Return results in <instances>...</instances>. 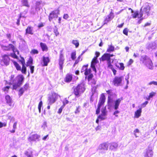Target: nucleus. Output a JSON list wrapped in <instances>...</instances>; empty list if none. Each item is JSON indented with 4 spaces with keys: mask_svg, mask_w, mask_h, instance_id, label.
<instances>
[{
    "mask_svg": "<svg viewBox=\"0 0 157 157\" xmlns=\"http://www.w3.org/2000/svg\"><path fill=\"white\" fill-rule=\"evenodd\" d=\"M73 93L76 97H79L81 94L83 93L86 90V86L84 82L78 84L76 86L73 87Z\"/></svg>",
    "mask_w": 157,
    "mask_h": 157,
    "instance_id": "obj_1",
    "label": "nucleus"
},
{
    "mask_svg": "<svg viewBox=\"0 0 157 157\" xmlns=\"http://www.w3.org/2000/svg\"><path fill=\"white\" fill-rule=\"evenodd\" d=\"M141 60L149 69H152L153 68V66L151 60L146 56H142Z\"/></svg>",
    "mask_w": 157,
    "mask_h": 157,
    "instance_id": "obj_2",
    "label": "nucleus"
},
{
    "mask_svg": "<svg viewBox=\"0 0 157 157\" xmlns=\"http://www.w3.org/2000/svg\"><path fill=\"white\" fill-rule=\"evenodd\" d=\"M24 79H11L13 80L12 83L11 82L9 83V85H13V89L16 90L18 87H19L22 84Z\"/></svg>",
    "mask_w": 157,
    "mask_h": 157,
    "instance_id": "obj_3",
    "label": "nucleus"
},
{
    "mask_svg": "<svg viewBox=\"0 0 157 157\" xmlns=\"http://www.w3.org/2000/svg\"><path fill=\"white\" fill-rule=\"evenodd\" d=\"M58 94L55 92H52L48 98V104L51 105L54 103L58 98Z\"/></svg>",
    "mask_w": 157,
    "mask_h": 157,
    "instance_id": "obj_4",
    "label": "nucleus"
},
{
    "mask_svg": "<svg viewBox=\"0 0 157 157\" xmlns=\"http://www.w3.org/2000/svg\"><path fill=\"white\" fill-rule=\"evenodd\" d=\"M141 8L142 9V11L143 13H144L147 14V16L149 15V12L151 10L150 4L148 3H145L143 6V7Z\"/></svg>",
    "mask_w": 157,
    "mask_h": 157,
    "instance_id": "obj_5",
    "label": "nucleus"
},
{
    "mask_svg": "<svg viewBox=\"0 0 157 157\" xmlns=\"http://www.w3.org/2000/svg\"><path fill=\"white\" fill-rule=\"evenodd\" d=\"M59 14V10H56L53 11L49 14L48 17L49 20L51 21L53 19L57 18L58 17V14Z\"/></svg>",
    "mask_w": 157,
    "mask_h": 157,
    "instance_id": "obj_6",
    "label": "nucleus"
},
{
    "mask_svg": "<svg viewBox=\"0 0 157 157\" xmlns=\"http://www.w3.org/2000/svg\"><path fill=\"white\" fill-rule=\"evenodd\" d=\"M101 111V113L100 115L98 116V118H99L101 120H103L105 119V116L107 114V111L106 110V107L105 106L103 108Z\"/></svg>",
    "mask_w": 157,
    "mask_h": 157,
    "instance_id": "obj_7",
    "label": "nucleus"
},
{
    "mask_svg": "<svg viewBox=\"0 0 157 157\" xmlns=\"http://www.w3.org/2000/svg\"><path fill=\"white\" fill-rule=\"evenodd\" d=\"M62 51H60V54L59 56V68L61 70H62L63 68V65L64 63L65 59L64 58V55L63 54Z\"/></svg>",
    "mask_w": 157,
    "mask_h": 157,
    "instance_id": "obj_8",
    "label": "nucleus"
},
{
    "mask_svg": "<svg viewBox=\"0 0 157 157\" xmlns=\"http://www.w3.org/2000/svg\"><path fill=\"white\" fill-rule=\"evenodd\" d=\"M40 136L37 134L30 135L28 138V140L30 142L35 141L36 140H39Z\"/></svg>",
    "mask_w": 157,
    "mask_h": 157,
    "instance_id": "obj_9",
    "label": "nucleus"
},
{
    "mask_svg": "<svg viewBox=\"0 0 157 157\" xmlns=\"http://www.w3.org/2000/svg\"><path fill=\"white\" fill-rule=\"evenodd\" d=\"M2 49L4 51H9L11 50H13L14 49V46L11 44H10L6 46L3 44L1 45Z\"/></svg>",
    "mask_w": 157,
    "mask_h": 157,
    "instance_id": "obj_10",
    "label": "nucleus"
},
{
    "mask_svg": "<svg viewBox=\"0 0 157 157\" xmlns=\"http://www.w3.org/2000/svg\"><path fill=\"white\" fill-rule=\"evenodd\" d=\"M29 87V84L26 83L22 87L20 88L18 90V94L20 97L24 93V92L27 90Z\"/></svg>",
    "mask_w": 157,
    "mask_h": 157,
    "instance_id": "obj_11",
    "label": "nucleus"
},
{
    "mask_svg": "<svg viewBox=\"0 0 157 157\" xmlns=\"http://www.w3.org/2000/svg\"><path fill=\"white\" fill-rule=\"evenodd\" d=\"M144 157H152L153 153L151 150L149 148L146 149L143 152Z\"/></svg>",
    "mask_w": 157,
    "mask_h": 157,
    "instance_id": "obj_12",
    "label": "nucleus"
},
{
    "mask_svg": "<svg viewBox=\"0 0 157 157\" xmlns=\"http://www.w3.org/2000/svg\"><path fill=\"white\" fill-rule=\"evenodd\" d=\"M114 17V15L113 13L111 12L105 18L104 21V25L107 24L108 22L110 21Z\"/></svg>",
    "mask_w": 157,
    "mask_h": 157,
    "instance_id": "obj_13",
    "label": "nucleus"
},
{
    "mask_svg": "<svg viewBox=\"0 0 157 157\" xmlns=\"http://www.w3.org/2000/svg\"><path fill=\"white\" fill-rule=\"evenodd\" d=\"M105 97L104 94H103L101 95L99 101L98 105L101 107L104 105L105 101Z\"/></svg>",
    "mask_w": 157,
    "mask_h": 157,
    "instance_id": "obj_14",
    "label": "nucleus"
},
{
    "mask_svg": "<svg viewBox=\"0 0 157 157\" xmlns=\"http://www.w3.org/2000/svg\"><path fill=\"white\" fill-rule=\"evenodd\" d=\"M109 56V54L108 53H105L99 59L100 61H104L106 60L107 62L109 60V61L111 60Z\"/></svg>",
    "mask_w": 157,
    "mask_h": 157,
    "instance_id": "obj_15",
    "label": "nucleus"
},
{
    "mask_svg": "<svg viewBox=\"0 0 157 157\" xmlns=\"http://www.w3.org/2000/svg\"><path fill=\"white\" fill-rule=\"evenodd\" d=\"M142 10V9L141 8L139 13L138 11L135 12L134 14L132 15L133 17V18H136V17H138V18H140L142 17L143 15V13Z\"/></svg>",
    "mask_w": 157,
    "mask_h": 157,
    "instance_id": "obj_16",
    "label": "nucleus"
},
{
    "mask_svg": "<svg viewBox=\"0 0 157 157\" xmlns=\"http://www.w3.org/2000/svg\"><path fill=\"white\" fill-rule=\"evenodd\" d=\"M5 99L6 103L10 106L13 107V105L12 104V100L11 97L9 95H7L5 96Z\"/></svg>",
    "mask_w": 157,
    "mask_h": 157,
    "instance_id": "obj_17",
    "label": "nucleus"
},
{
    "mask_svg": "<svg viewBox=\"0 0 157 157\" xmlns=\"http://www.w3.org/2000/svg\"><path fill=\"white\" fill-rule=\"evenodd\" d=\"M2 61L5 65H9L10 62V58L9 56L7 55H4L2 57Z\"/></svg>",
    "mask_w": 157,
    "mask_h": 157,
    "instance_id": "obj_18",
    "label": "nucleus"
},
{
    "mask_svg": "<svg viewBox=\"0 0 157 157\" xmlns=\"http://www.w3.org/2000/svg\"><path fill=\"white\" fill-rule=\"evenodd\" d=\"M108 144L107 142H104L101 144L99 147L101 150H107L108 147Z\"/></svg>",
    "mask_w": 157,
    "mask_h": 157,
    "instance_id": "obj_19",
    "label": "nucleus"
},
{
    "mask_svg": "<svg viewBox=\"0 0 157 157\" xmlns=\"http://www.w3.org/2000/svg\"><path fill=\"white\" fill-rule=\"evenodd\" d=\"M113 100L111 95L108 96L107 101V105L110 107H111L113 104Z\"/></svg>",
    "mask_w": 157,
    "mask_h": 157,
    "instance_id": "obj_20",
    "label": "nucleus"
},
{
    "mask_svg": "<svg viewBox=\"0 0 157 157\" xmlns=\"http://www.w3.org/2000/svg\"><path fill=\"white\" fill-rule=\"evenodd\" d=\"M25 35L30 34L33 35V28L30 26H28L25 30Z\"/></svg>",
    "mask_w": 157,
    "mask_h": 157,
    "instance_id": "obj_21",
    "label": "nucleus"
},
{
    "mask_svg": "<svg viewBox=\"0 0 157 157\" xmlns=\"http://www.w3.org/2000/svg\"><path fill=\"white\" fill-rule=\"evenodd\" d=\"M142 112V108H140L139 109L136 110L135 112L134 117L136 118H138L141 115Z\"/></svg>",
    "mask_w": 157,
    "mask_h": 157,
    "instance_id": "obj_22",
    "label": "nucleus"
},
{
    "mask_svg": "<svg viewBox=\"0 0 157 157\" xmlns=\"http://www.w3.org/2000/svg\"><path fill=\"white\" fill-rule=\"evenodd\" d=\"M122 100V98H120L117 99L115 101L114 105V109H115L116 110L118 108L119 104Z\"/></svg>",
    "mask_w": 157,
    "mask_h": 157,
    "instance_id": "obj_23",
    "label": "nucleus"
},
{
    "mask_svg": "<svg viewBox=\"0 0 157 157\" xmlns=\"http://www.w3.org/2000/svg\"><path fill=\"white\" fill-rule=\"evenodd\" d=\"M118 147V144L116 142H112L110 144L109 149L111 150H113L116 149Z\"/></svg>",
    "mask_w": 157,
    "mask_h": 157,
    "instance_id": "obj_24",
    "label": "nucleus"
},
{
    "mask_svg": "<svg viewBox=\"0 0 157 157\" xmlns=\"http://www.w3.org/2000/svg\"><path fill=\"white\" fill-rule=\"evenodd\" d=\"M43 61L44 62V66H46L48 65V63L49 62L50 60L48 57L43 56Z\"/></svg>",
    "mask_w": 157,
    "mask_h": 157,
    "instance_id": "obj_25",
    "label": "nucleus"
},
{
    "mask_svg": "<svg viewBox=\"0 0 157 157\" xmlns=\"http://www.w3.org/2000/svg\"><path fill=\"white\" fill-rule=\"evenodd\" d=\"M40 46L43 51H47L48 50V48L45 44L40 43Z\"/></svg>",
    "mask_w": 157,
    "mask_h": 157,
    "instance_id": "obj_26",
    "label": "nucleus"
},
{
    "mask_svg": "<svg viewBox=\"0 0 157 157\" xmlns=\"http://www.w3.org/2000/svg\"><path fill=\"white\" fill-rule=\"evenodd\" d=\"M121 79H114L113 81L114 85L116 86L119 85L121 82Z\"/></svg>",
    "mask_w": 157,
    "mask_h": 157,
    "instance_id": "obj_27",
    "label": "nucleus"
},
{
    "mask_svg": "<svg viewBox=\"0 0 157 157\" xmlns=\"http://www.w3.org/2000/svg\"><path fill=\"white\" fill-rule=\"evenodd\" d=\"M28 10H25L23 12L19 14L20 18L26 17L25 15L27 13Z\"/></svg>",
    "mask_w": 157,
    "mask_h": 157,
    "instance_id": "obj_28",
    "label": "nucleus"
},
{
    "mask_svg": "<svg viewBox=\"0 0 157 157\" xmlns=\"http://www.w3.org/2000/svg\"><path fill=\"white\" fill-rule=\"evenodd\" d=\"M22 3L23 6H26L27 7H29V5L28 0H22Z\"/></svg>",
    "mask_w": 157,
    "mask_h": 157,
    "instance_id": "obj_29",
    "label": "nucleus"
},
{
    "mask_svg": "<svg viewBox=\"0 0 157 157\" xmlns=\"http://www.w3.org/2000/svg\"><path fill=\"white\" fill-rule=\"evenodd\" d=\"M40 3L39 2H36V6L35 7V10L36 11H38L40 10Z\"/></svg>",
    "mask_w": 157,
    "mask_h": 157,
    "instance_id": "obj_30",
    "label": "nucleus"
},
{
    "mask_svg": "<svg viewBox=\"0 0 157 157\" xmlns=\"http://www.w3.org/2000/svg\"><path fill=\"white\" fill-rule=\"evenodd\" d=\"M89 83L91 85H94L96 84V82L94 79H88Z\"/></svg>",
    "mask_w": 157,
    "mask_h": 157,
    "instance_id": "obj_31",
    "label": "nucleus"
},
{
    "mask_svg": "<svg viewBox=\"0 0 157 157\" xmlns=\"http://www.w3.org/2000/svg\"><path fill=\"white\" fill-rule=\"evenodd\" d=\"M71 43L75 45L76 48L78 47L79 45V43L78 40H72Z\"/></svg>",
    "mask_w": 157,
    "mask_h": 157,
    "instance_id": "obj_32",
    "label": "nucleus"
},
{
    "mask_svg": "<svg viewBox=\"0 0 157 157\" xmlns=\"http://www.w3.org/2000/svg\"><path fill=\"white\" fill-rule=\"evenodd\" d=\"M107 64L108 65V67L112 69L113 68V66L111 64V60H109L107 62Z\"/></svg>",
    "mask_w": 157,
    "mask_h": 157,
    "instance_id": "obj_33",
    "label": "nucleus"
},
{
    "mask_svg": "<svg viewBox=\"0 0 157 157\" xmlns=\"http://www.w3.org/2000/svg\"><path fill=\"white\" fill-rule=\"evenodd\" d=\"M114 47L112 46H110L109 48L107 50V52H113L114 51Z\"/></svg>",
    "mask_w": 157,
    "mask_h": 157,
    "instance_id": "obj_34",
    "label": "nucleus"
},
{
    "mask_svg": "<svg viewBox=\"0 0 157 157\" xmlns=\"http://www.w3.org/2000/svg\"><path fill=\"white\" fill-rule=\"evenodd\" d=\"M22 67L21 71L22 73H25L26 72V67L25 66V65H24L25 63L22 62Z\"/></svg>",
    "mask_w": 157,
    "mask_h": 157,
    "instance_id": "obj_35",
    "label": "nucleus"
},
{
    "mask_svg": "<svg viewBox=\"0 0 157 157\" xmlns=\"http://www.w3.org/2000/svg\"><path fill=\"white\" fill-rule=\"evenodd\" d=\"M98 63V61L97 59V57H94L92 61L91 64H94V65H95V64Z\"/></svg>",
    "mask_w": 157,
    "mask_h": 157,
    "instance_id": "obj_36",
    "label": "nucleus"
},
{
    "mask_svg": "<svg viewBox=\"0 0 157 157\" xmlns=\"http://www.w3.org/2000/svg\"><path fill=\"white\" fill-rule=\"evenodd\" d=\"M43 103L42 101H40L38 104V109L39 110V111L40 113L41 112V109L42 105Z\"/></svg>",
    "mask_w": 157,
    "mask_h": 157,
    "instance_id": "obj_37",
    "label": "nucleus"
},
{
    "mask_svg": "<svg viewBox=\"0 0 157 157\" xmlns=\"http://www.w3.org/2000/svg\"><path fill=\"white\" fill-rule=\"evenodd\" d=\"M91 69H89L88 70L87 69L84 72L85 75L86 76L88 75L91 73Z\"/></svg>",
    "mask_w": 157,
    "mask_h": 157,
    "instance_id": "obj_38",
    "label": "nucleus"
},
{
    "mask_svg": "<svg viewBox=\"0 0 157 157\" xmlns=\"http://www.w3.org/2000/svg\"><path fill=\"white\" fill-rule=\"evenodd\" d=\"M14 64L16 67L17 69L18 70H20L21 69V67L19 65V64L17 62H14Z\"/></svg>",
    "mask_w": 157,
    "mask_h": 157,
    "instance_id": "obj_39",
    "label": "nucleus"
},
{
    "mask_svg": "<svg viewBox=\"0 0 157 157\" xmlns=\"http://www.w3.org/2000/svg\"><path fill=\"white\" fill-rule=\"evenodd\" d=\"M88 66V65H86L85 66H84L82 68V69L81 71V72L82 73L84 71L85 72L86 71V70H87V67Z\"/></svg>",
    "mask_w": 157,
    "mask_h": 157,
    "instance_id": "obj_40",
    "label": "nucleus"
},
{
    "mask_svg": "<svg viewBox=\"0 0 157 157\" xmlns=\"http://www.w3.org/2000/svg\"><path fill=\"white\" fill-rule=\"evenodd\" d=\"M140 132L139 130L137 129H136L133 132L134 135L136 137H137L138 136H137L136 133H139Z\"/></svg>",
    "mask_w": 157,
    "mask_h": 157,
    "instance_id": "obj_41",
    "label": "nucleus"
},
{
    "mask_svg": "<svg viewBox=\"0 0 157 157\" xmlns=\"http://www.w3.org/2000/svg\"><path fill=\"white\" fill-rule=\"evenodd\" d=\"M76 53L75 52H73L71 54V58L73 60H74L76 58Z\"/></svg>",
    "mask_w": 157,
    "mask_h": 157,
    "instance_id": "obj_42",
    "label": "nucleus"
},
{
    "mask_svg": "<svg viewBox=\"0 0 157 157\" xmlns=\"http://www.w3.org/2000/svg\"><path fill=\"white\" fill-rule=\"evenodd\" d=\"M7 125L6 122H4L3 123L0 122V128H2L3 127H5Z\"/></svg>",
    "mask_w": 157,
    "mask_h": 157,
    "instance_id": "obj_43",
    "label": "nucleus"
},
{
    "mask_svg": "<svg viewBox=\"0 0 157 157\" xmlns=\"http://www.w3.org/2000/svg\"><path fill=\"white\" fill-rule=\"evenodd\" d=\"M120 67H119L120 69L121 70H123L124 68V64L122 63H120L119 64Z\"/></svg>",
    "mask_w": 157,
    "mask_h": 157,
    "instance_id": "obj_44",
    "label": "nucleus"
},
{
    "mask_svg": "<svg viewBox=\"0 0 157 157\" xmlns=\"http://www.w3.org/2000/svg\"><path fill=\"white\" fill-rule=\"evenodd\" d=\"M14 49H15L14 50V49H13V52H14V53L16 55L17 54H18L19 53L18 51L15 47H14Z\"/></svg>",
    "mask_w": 157,
    "mask_h": 157,
    "instance_id": "obj_45",
    "label": "nucleus"
},
{
    "mask_svg": "<svg viewBox=\"0 0 157 157\" xmlns=\"http://www.w3.org/2000/svg\"><path fill=\"white\" fill-rule=\"evenodd\" d=\"M10 88V87L9 86H6L3 88V90L4 91H6L7 92Z\"/></svg>",
    "mask_w": 157,
    "mask_h": 157,
    "instance_id": "obj_46",
    "label": "nucleus"
},
{
    "mask_svg": "<svg viewBox=\"0 0 157 157\" xmlns=\"http://www.w3.org/2000/svg\"><path fill=\"white\" fill-rule=\"evenodd\" d=\"M31 53L34 54H35L38 53V52L36 50L33 49L31 51Z\"/></svg>",
    "mask_w": 157,
    "mask_h": 157,
    "instance_id": "obj_47",
    "label": "nucleus"
},
{
    "mask_svg": "<svg viewBox=\"0 0 157 157\" xmlns=\"http://www.w3.org/2000/svg\"><path fill=\"white\" fill-rule=\"evenodd\" d=\"M101 106L98 105V108L96 110V113L97 114H98L100 112V109L101 108Z\"/></svg>",
    "mask_w": 157,
    "mask_h": 157,
    "instance_id": "obj_48",
    "label": "nucleus"
},
{
    "mask_svg": "<svg viewBox=\"0 0 157 157\" xmlns=\"http://www.w3.org/2000/svg\"><path fill=\"white\" fill-rule=\"evenodd\" d=\"M123 33L124 34H125L126 35H128V30L127 29L125 28L124 29L123 31Z\"/></svg>",
    "mask_w": 157,
    "mask_h": 157,
    "instance_id": "obj_49",
    "label": "nucleus"
},
{
    "mask_svg": "<svg viewBox=\"0 0 157 157\" xmlns=\"http://www.w3.org/2000/svg\"><path fill=\"white\" fill-rule=\"evenodd\" d=\"M120 112L118 110H116L113 113V115H115L116 117H118V115H117V114L119 113Z\"/></svg>",
    "mask_w": 157,
    "mask_h": 157,
    "instance_id": "obj_50",
    "label": "nucleus"
},
{
    "mask_svg": "<svg viewBox=\"0 0 157 157\" xmlns=\"http://www.w3.org/2000/svg\"><path fill=\"white\" fill-rule=\"evenodd\" d=\"M72 76L71 74H68L66 76L65 78H72Z\"/></svg>",
    "mask_w": 157,
    "mask_h": 157,
    "instance_id": "obj_51",
    "label": "nucleus"
},
{
    "mask_svg": "<svg viewBox=\"0 0 157 157\" xmlns=\"http://www.w3.org/2000/svg\"><path fill=\"white\" fill-rule=\"evenodd\" d=\"M149 85L154 84L155 85H157V81H151L149 83Z\"/></svg>",
    "mask_w": 157,
    "mask_h": 157,
    "instance_id": "obj_52",
    "label": "nucleus"
},
{
    "mask_svg": "<svg viewBox=\"0 0 157 157\" xmlns=\"http://www.w3.org/2000/svg\"><path fill=\"white\" fill-rule=\"evenodd\" d=\"M106 93L109 94V96L111 95V96L112 95V94H111L112 93V90H107L106 91Z\"/></svg>",
    "mask_w": 157,
    "mask_h": 157,
    "instance_id": "obj_53",
    "label": "nucleus"
},
{
    "mask_svg": "<svg viewBox=\"0 0 157 157\" xmlns=\"http://www.w3.org/2000/svg\"><path fill=\"white\" fill-rule=\"evenodd\" d=\"M148 103V101H146L141 104V106L142 107H144Z\"/></svg>",
    "mask_w": 157,
    "mask_h": 157,
    "instance_id": "obj_54",
    "label": "nucleus"
},
{
    "mask_svg": "<svg viewBox=\"0 0 157 157\" xmlns=\"http://www.w3.org/2000/svg\"><path fill=\"white\" fill-rule=\"evenodd\" d=\"M30 68L31 73H33L34 72V66L30 65Z\"/></svg>",
    "mask_w": 157,
    "mask_h": 157,
    "instance_id": "obj_55",
    "label": "nucleus"
},
{
    "mask_svg": "<svg viewBox=\"0 0 157 157\" xmlns=\"http://www.w3.org/2000/svg\"><path fill=\"white\" fill-rule=\"evenodd\" d=\"M155 93L154 92H152L149 94V97L151 98L153 97L155 95Z\"/></svg>",
    "mask_w": 157,
    "mask_h": 157,
    "instance_id": "obj_56",
    "label": "nucleus"
},
{
    "mask_svg": "<svg viewBox=\"0 0 157 157\" xmlns=\"http://www.w3.org/2000/svg\"><path fill=\"white\" fill-rule=\"evenodd\" d=\"M91 67L93 69V70L96 73V69L94 65L92 64H91Z\"/></svg>",
    "mask_w": 157,
    "mask_h": 157,
    "instance_id": "obj_57",
    "label": "nucleus"
},
{
    "mask_svg": "<svg viewBox=\"0 0 157 157\" xmlns=\"http://www.w3.org/2000/svg\"><path fill=\"white\" fill-rule=\"evenodd\" d=\"M54 32L55 33L56 36H57L59 34V33L58 32V30L57 29H55L54 31Z\"/></svg>",
    "mask_w": 157,
    "mask_h": 157,
    "instance_id": "obj_58",
    "label": "nucleus"
},
{
    "mask_svg": "<svg viewBox=\"0 0 157 157\" xmlns=\"http://www.w3.org/2000/svg\"><path fill=\"white\" fill-rule=\"evenodd\" d=\"M79 106H78L76 107V109L75 112V114L77 113L80 112V111L79 110Z\"/></svg>",
    "mask_w": 157,
    "mask_h": 157,
    "instance_id": "obj_59",
    "label": "nucleus"
},
{
    "mask_svg": "<svg viewBox=\"0 0 157 157\" xmlns=\"http://www.w3.org/2000/svg\"><path fill=\"white\" fill-rule=\"evenodd\" d=\"M68 17H69V16H68V15L67 14H65L64 15L63 18H64L65 19H67L68 18Z\"/></svg>",
    "mask_w": 157,
    "mask_h": 157,
    "instance_id": "obj_60",
    "label": "nucleus"
},
{
    "mask_svg": "<svg viewBox=\"0 0 157 157\" xmlns=\"http://www.w3.org/2000/svg\"><path fill=\"white\" fill-rule=\"evenodd\" d=\"M33 60L32 59H30L28 61V64H29V65H30L32 63Z\"/></svg>",
    "mask_w": 157,
    "mask_h": 157,
    "instance_id": "obj_61",
    "label": "nucleus"
},
{
    "mask_svg": "<svg viewBox=\"0 0 157 157\" xmlns=\"http://www.w3.org/2000/svg\"><path fill=\"white\" fill-rule=\"evenodd\" d=\"M12 56L15 59H17V55L15 54L14 53L12 54Z\"/></svg>",
    "mask_w": 157,
    "mask_h": 157,
    "instance_id": "obj_62",
    "label": "nucleus"
},
{
    "mask_svg": "<svg viewBox=\"0 0 157 157\" xmlns=\"http://www.w3.org/2000/svg\"><path fill=\"white\" fill-rule=\"evenodd\" d=\"M17 122H15L13 125V128L14 129H16L17 128Z\"/></svg>",
    "mask_w": 157,
    "mask_h": 157,
    "instance_id": "obj_63",
    "label": "nucleus"
},
{
    "mask_svg": "<svg viewBox=\"0 0 157 157\" xmlns=\"http://www.w3.org/2000/svg\"><path fill=\"white\" fill-rule=\"evenodd\" d=\"M93 77V75L91 73L88 75V78H92Z\"/></svg>",
    "mask_w": 157,
    "mask_h": 157,
    "instance_id": "obj_64",
    "label": "nucleus"
}]
</instances>
